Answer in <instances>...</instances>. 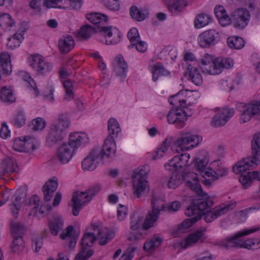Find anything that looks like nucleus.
I'll list each match as a JSON object with an SVG mask.
<instances>
[{
    "label": "nucleus",
    "instance_id": "47",
    "mask_svg": "<svg viewBox=\"0 0 260 260\" xmlns=\"http://www.w3.org/2000/svg\"><path fill=\"white\" fill-rule=\"evenodd\" d=\"M93 254L92 249L81 245V250L76 254L74 260H87Z\"/></svg>",
    "mask_w": 260,
    "mask_h": 260
},
{
    "label": "nucleus",
    "instance_id": "25",
    "mask_svg": "<svg viewBox=\"0 0 260 260\" xmlns=\"http://www.w3.org/2000/svg\"><path fill=\"white\" fill-rule=\"evenodd\" d=\"M17 164L16 160L12 157H6L1 163L0 166V174L11 173L16 171Z\"/></svg>",
    "mask_w": 260,
    "mask_h": 260
},
{
    "label": "nucleus",
    "instance_id": "10",
    "mask_svg": "<svg viewBox=\"0 0 260 260\" xmlns=\"http://www.w3.org/2000/svg\"><path fill=\"white\" fill-rule=\"evenodd\" d=\"M190 155L188 153H184L174 156L165 165L166 170L173 173L179 171L189 165L188 163Z\"/></svg>",
    "mask_w": 260,
    "mask_h": 260
},
{
    "label": "nucleus",
    "instance_id": "26",
    "mask_svg": "<svg viewBox=\"0 0 260 260\" xmlns=\"http://www.w3.org/2000/svg\"><path fill=\"white\" fill-rule=\"evenodd\" d=\"M133 178V190L134 195L140 198L146 192L148 187V182L144 179Z\"/></svg>",
    "mask_w": 260,
    "mask_h": 260
},
{
    "label": "nucleus",
    "instance_id": "13",
    "mask_svg": "<svg viewBox=\"0 0 260 260\" xmlns=\"http://www.w3.org/2000/svg\"><path fill=\"white\" fill-rule=\"evenodd\" d=\"M96 38L101 42H104V40L100 39V37L104 36L106 38H110L113 37L114 38H118L120 37L119 32L117 28L112 26H106L104 25H99L96 27ZM117 42V40L113 39L109 40L110 44H115Z\"/></svg>",
    "mask_w": 260,
    "mask_h": 260
},
{
    "label": "nucleus",
    "instance_id": "53",
    "mask_svg": "<svg viewBox=\"0 0 260 260\" xmlns=\"http://www.w3.org/2000/svg\"><path fill=\"white\" fill-rule=\"evenodd\" d=\"M70 124V122L67 115L61 114L58 115L57 122L53 124L57 125L58 128L64 133L65 131L69 127Z\"/></svg>",
    "mask_w": 260,
    "mask_h": 260
},
{
    "label": "nucleus",
    "instance_id": "64",
    "mask_svg": "<svg viewBox=\"0 0 260 260\" xmlns=\"http://www.w3.org/2000/svg\"><path fill=\"white\" fill-rule=\"evenodd\" d=\"M145 234L141 230L131 231L128 236V240L132 242H136L138 241L144 239Z\"/></svg>",
    "mask_w": 260,
    "mask_h": 260
},
{
    "label": "nucleus",
    "instance_id": "50",
    "mask_svg": "<svg viewBox=\"0 0 260 260\" xmlns=\"http://www.w3.org/2000/svg\"><path fill=\"white\" fill-rule=\"evenodd\" d=\"M25 139V146L24 150V152H29L35 150L39 146L38 141L34 138L29 136L24 137Z\"/></svg>",
    "mask_w": 260,
    "mask_h": 260
},
{
    "label": "nucleus",
    "instance_id": "14",
    "mask_svg": "<svg viewBox=\"0 0 260 260\" xmlns=\"http://www.w3.org/2000/svg\"><path fill=\"white\" fill-rule=\"evenodd\" d=\"M87 231V233L94 237L96 239H100L99 244L101 245H106L110 240L114 237V233L104 232L103 230L95 224H91L88 228Z\"/></svg>",
    "mask_w": 260,
    "mask_h": 260
},
{
    "label": "nucleus",
    "instance_id": "2",
    "mask_svg": "<svg viewBox=\"0 0 260 260\" xmlns=\"http://www.w3.org/2000/svg\"><path fill=\"white\" fill-rule=\"evenodd\" d=\"M250 19V12L246 8H237L230 13V24L239 30H242L246 27Z\"/></svg>",
    "mask_w": 260,
    "mask_h": 260
},
{
    "label": "nucleus",
    "instance_id": "16",
    "mask_svg": "<svg viewBox=\"0 0 260 260\" xmlns=\"http://www.w3.org/2000/svg\"><path fill=\"white\" fill-rule=\"evenodd\" d=\"M207 210H211L207 202L200 201L196 204L193 203L190 205L185 210V214L188 217L199 215L200 219L202 214L205 213Z\"/></svg>",
    "mask_w": 260,
    "mask_h": 260
},
{
    "label": "nucleus",
    "instance_id": "56",
    "mask_svg": "<svg viewBox=\"0 0 260 260\" xmlns=\"http://www.w3.org/2000/svg\"><path fill=\"white\" fill-rule=\"evenodd\" d=\"M1 99L4 102L9 103H13L15 100L12 90L7 88L6 87L2 88Z\"/></svg>",
    "mask_w": 260,
    "mask_h": 260
},
{
    "label": "nucleus",
    "instance_id": "11",
    "mask_svg": "<svg viewBox=\"0 0 260 260\" xmlns=\"http://www.w3.org/2000/svg\"><path fill=\"white\" fill-rule=\"evenodd\" d=\"M29 64L39 74H47L52 69V66L50 63L46 61L40 55L31 56L29 59Z\"/></svg>",
    "mask_w": 260,
    "mask_h": 260
},
{
    "label": "nucleus",
    "instance_id": "15",
    "mask_svg": "<svg viewBox=\"0 0 260 260\" xmlns=\"http://www.w3.org/2000/svg\"><path fill=\"white\" fill-rule=\"evenodd\" d=\"M167 120L170 124H173L178 128L183 127L185 125L186 118L182 113V110L172 109L167 115Z\"/></svg>",
    "mask_w": 260,
    "mask_h": 260
},
{
    "label": "nucleus",
    "instance_id": "51",
    "mask_svg": "<svg viewBox=\"0 0 260 260\" xmlns=\"http://www.w3.org/2000/svg\"><path fill=\"white\" fill-rule=\"evenodd\" d=\"M63 84L66 91L63 100L70 101L74 98L73 83L70 80H67L63 82Z\"/></svg>",
    "mask_w": 260,
    "mask_h": 260
},
{
    "label": "nucleus",
    "instance_id": "35",
    "mask_svg": "<svg viewBox=\"0 0 260 260\" xmlns=\"http://www.w3.org/2000/svg\"><path fill=\"white\" fill-rule=\"evenodd\" d=\"M187 71L190 80L192 83L198 86L202 83V77L198 69V66L189 65V67H187Z\"/></svg>",
    "mask_w": 260,
    "mask_h": 260
},
{
    "label": "nucleus",
    "instance_id": "23",
    "mask_svg": "<svg viewBox=\"0 0 260 260\" xmlns=\"http://www.w3.org/2000/svg\"><path fill=\"white\" fill-rule=\"evenodd\" d=\"M57 187V179L55 177L53 179H50L45 183L42 187V191L45 201L48 202L51 200Z\"/></svg>",
    "mask_w": 260,
    "mask_h": 260
},
{
    "label": "nucleus",
    "instance_id": "6",
    "mask_svg": "<svg viewBox=\"0 0 260 260\" xmlns=\"http://www.w3.org/2000/svg\"><path fill=\"white\" fill-rule=\"evenodd\" d=\"M192 92L187 90H181L177 94L169 99L170 104L174 106L175 109L185 107L186 105H191L194 103L192 101L193 98Z\"/></svg>",
    "mask_w": 260,
    "mask_h": 260
},
{
    "label": "nucleus",
    "instance_id": "46",
    "mask_svg": "<svg viewBox=\"0 0 260 260\" xmlns=\"http://www.w3.org/2000/svg\"><path fill=\"white\" fill-rule=\"evenodd\" d=\"M161 182H168L169 188L175 189L181 183V180L180 176H178L177 174L173 173L172 176L169 177L166 176L163 177L161 179Z\"/></svg>",
    "mask_w": 260,
    "mask_h": 260
},
{
    "label": "nucleus",
    "instance_id": "9",
    "mask_svg": "<svg viewBox=\"0 0 260 260\" xmlns=\"http://www.w3.org/2000/svg\"><path fill=\"white\" fill-rule=\"evenodd\" d=\"M100 156V159L104 160L107 158H112L116 155V145L115 140L107 138L104 141L102 148L98 147L94 148Z\"/></svg>",
    "mask_w": 260,
    "mask_h": 260
},
{
    "label": "nucleus",
    "instance_id": "49",
    "mask_svg": "<svg viewBox=\"0 0 260 260\" xmlns=\"http://www.w3.org/2000/svg\"><path fill=\"white\" fill-rule=\"evenodd\" d=\"M158 216V215L152 213L151 211L149 212L142 224V229L147 230L153 226L154 223L157 221Z\"/></svg>",
    "mask_w": 260,
    "mask_h": 260
},
{
    "label": "nucleus",
    "instance_id": "37",
    "mask_svg": "<svg viewBox=\"0 0 260 260\" xmlns=\"http://www.w3.org/2000/svg\"><path fill=\"white\" fill-rule=\"evenodd\" d=\"M87 19L94 24H105L108 21V16L100 13H92L86 15Z\"/></svg>",
    "mask_w": 260,
    "mask_h": 260
},
{
    "label": "nucleus",
    "instance_id": "7",
    "mask_svg": "<svg viewBox=\"0 0 260 260\" xmlns=\"http://www.w3.org/2000/svg\"><path fill=\"white\" fill-rule=\"evenodd\" d=\"M193 161L194 162L196 169L205 179L202 182L206 186L210 185L211 183V180L207 178L211 176V164H208L209 158L206 156L204 158L197 157L193 160Z\"/></svg>",
    "mask_w": 260,
    "mask_h": 260
},
{
    "label": "nucleus",
    "instance_id": "27",
    "mask_svg": "<svg viewBox=\"0 0 260 260\" xmlns=\"http://www.w3.org/2000/svg\"><path fill=\"white\" fill-rule=\"evenodd\" d=\"M162 241L163 239L160 235L155 234L145 242L143 249L146 252H152L161 244Z\"/></svg>",
    "mask_w": 260,
    "mask_h": 260
},
{
    "label": "nucleus",
    "instance_id": "22",
    "mask_svg": "<svg viewBox=\"0 0 260 260\" xmlns=\"http://www.w3.org/2000/svg\"><path fill=\"white\" fill-rule=\"evenodd\" d=\"M12 71L10 54L5 52H0V80L1 74L7 76L12 73Z\"/></svg>",
    "mask_w": 260,
    "mask_h": 260
},
{
    "label": "nucleus",
    "instance_id": "55",
    "mask_svg": "<svg viewBox=\"0 0 260 260\" xmlns=\"http://www.w3.org/2000/svg\"><path fill=\"white\" fill-rule=\"evenodd\" d=\"M149 171L150 169L149 166L145 165L141 167L139 170L134 172V174L133 178L147 180V176Z\"/></svg>",
    "mask_w": 260,
    "mask_h": 260
},
{
    "label": "nucleus",
    "instance_id": "45",
    "mask_svg": "<svg viewBox=\"0 0 260 260\" xmlns=\"http://www.w3.org/2000/svg\"><path fill=\"white\" fill-rule=\"evenodd\" d=\"M210 21V17L205 14H198L194 20V26L196 29L201 28L208 25Z\"/></svg>",
    "mask_w": 260,
    "mask_h": 260
},
{
    "label": "nucleus",
    "instance_id": "1",
    "mask_svg": "<svg viewBox=\"0 0 260 260\" xmlns=\"http://www.w3.org/2000/svg\"><path fill=\"white\" fill-rule=\"evenodd\" d=\"M202 138L190 133H183L181 136L174 141L171 149L173 151L187 150L198 146Z\"/></svg>",
    "mask_w": 260,
    "mask_h": 260
},
{
    "label": "nucleus",
    "instance_id": "60",
    "mask_svg": "<svg viewBox=\"0 0 260 260\" xmlns=\"http://www.w3.org/2000/svg\"><path fill=\"white\" fill-rule=\"evenodd\" d=\"M73 197H75L76 201L83 205H85L87 203L91 201V198L89 197L86 191L79 192L77 191L73 194Z\"/></svg>",
    "mask_w": 260,
    "mask_h": 260
},
{
    "label": "nucleus",
    "instance_id": "41",
    "mask_svg": "<svg viewBox=\"0 0 260 260\" xmlns=\"http://www.w3.org/2000/svg\"><path fill=\"white\" fill-rule=\"evenodd\" d=\"M235 204L221 205L212 209V219H216L225 214L229 210L233 209L235 207Z\"/></svg>",
    "mask_w": 260,
    "mask_h": 260
},
{
    "label": "nucleus",
    "instance_id": "31",
    "mask_svg": "<svg viewBox=\"0 0 260 260\" xmlns=\"http://www.w3.org/2000/svg\"><path fill=\"white\" fill-rule=\"evenodd\" d=\"M48 227L51 234L53 236H57L63 228V221L62 218L59 215L54 216L53 220L49 221Z\"/></svg>",
    "mask_w": 260,
    "mask_h": 260
},
{
    "label": "nucleus",
    "instance_id": "63",
    "mask_svg": "<svg viewBox=\"0 0 260 260\" xmlns=\"http://www.w3.org/2000/svg\"><path fill=\"white\" fill-rule=\"evenodd\" d=\"M46 122L45 120L42 118L38 117L32 120L31 128L35 131L42 130L44 128Z\"/></svg>",
    "mask_w": 260,
    "mask_h": 260
},
{
    "label": "nucleus",
    "instance_id": "3",
    "mask_svg": "<svg viewBox=\"0 0 260 260\" xmlns=\"http://www.w3.org/2000/svg\"><path fill=\"white\" fill-rule=\"evenodd\" d=\"M236 108L241 112L239 119L240 123H245L249 121L253 116L260 114V100L253 101L248 104L238 103Z\"/></svg>",
    "mask_w": 260,
    "mask_h": 260
},
{
    "label": "nucleus",
    "instance_id": "21",
    "mask_svg": "<svg viewBox=\"0 0 260 260\" xmlns=\"http://www.w3.org/2000/svg\"><path fill=\"white\" fill-rule=\"evenodd\" d=\"M212 64L214 65L212 75H218L221 73L223 69L232 68L234 65V62L229 58L218 57L212 61Z\"/></svg>",
    "mask_w": 260,
    "mask_h": 260
},
{
    "label": "nucleus",
    "instance_id": "59",
    "mask_svg": "<svg viewBox=\"0 0 260 260\" xmlns=\"http://www.w3.org/2000/svg\"><path fill=\"white\" fill-rule=\"evenodd\" d=\"M143 220L142 216L134 214L131 215L130 229L131 231L140 230L141 222Z\"/></svg>",
    "mask_w": 260,
    "mask_h": 260
},
{
    "label": "nucleus",
    "instance_id": "33",
    "mask_svg": "<svg viewBox=\"0 0 260 260\" xmlns=\"http://www.w3.org/2000/svg\"><path fill=\"white\" fill-rule=\"evenodd\" d=\"M94 33L96 34V27L86 24L81 27L76 36L81 40H86L90 38Z\"/></svg>",
    "mask_w": 260,
    "mask_h": 260
},
{
    "label": "nucleus",
    "instance_id": "48",
    "mask_svg": "<svg viewBox=\"0 0 260 260\" xmlns=\"http://www.w3.org/2000/svg\"><path fill=\"white\" fill-rule=\"evenodd\" d=\"M23 34L21 33H15L10 37L7 44L8 48L13 49L20 46L21 41L23 40Z\"/></svg>",
    "mask_w": 260,
    "mask_h": 260
},
{
    "label": "nucleus",
    "instance_id": "43",
    "mask_svg": "<svg viewBox=\"0 0 260 260\" xmlns=\"http://www.w3.org/2000/svg\"><path fill=\"white\" fill-rule=\"evenodd\" d=\"M15 25V22L9 14L5 13L0 16V25L5 31L11 30Z\"/></svg>",
    "mask_w": 260,
    "mask_h": 260
},
{
    "label": "nucleus",
    "instance_id": "62",
    "mask_svg": "<svg viewBox=\"0 0 260 260\" xmlns=\"http://www.w3.org/2000/svg\"><path fill=\"white\" fill-rule=\"evenodd\" d=\"M20 77L28 84V87L32 88L36 92H39L37 88L36 84L33 79L25 72H21L19 73Z\"/></svg>",
    "mask_w": 260,
    "mask_h": 260
},
{
    "label": "nucleus",
    "instance_id": "18",
    "mask_svg": "<svg viewBox=\"0 0 260 260\" xmlns=\"http://www.w3.org/2000/svg\"><path fill=\"white\" fill-rule=\"evenodd\" d=\"M89 142L88 137L85 133H73L69 136V143L71 148L75 151L78 147L84 145Z\"/></svg>",
    "mask_w": 260,
    "mask_h": 260
},
{
    "label": "nucleus",
    "instance_id": "28",
    "mask_svg": "<svg viewBox=\"0 0 260 260\" xmlns=\"http://www.w3.org/2000/svg\"><path fill=\"white\" fill-rule=\"evenodd\" d=\"M192 0H175L173 4L168 5V9L174 15L182 12L187 5L192 4Z\"/></svg>",
    "mask_w": 260,
    "mask_h": 260
},
{
    "label": "nucleus",
    "instance_id": "40",
    "mask_svg": "<svg viewBox=\"0 0 260 260\" xmlns=\"http://www.w3.org/2000/svg\"><path fill=\"white\" fill-rule=\"evenodd\" d=\"M11 233L12 237H22L26 230V226L21 223L12 222L10 226Z\"/></svg>",
    "mask_w": 260,
    "mask_h": 260
},
{
    "label": "nucleus",
    "instance_id": "39",
    "mask_svg": "<svg viewBox=\"0 0 260 260\" xmlns=\"http://www.w3.org/2000/svg\"><path fill=\"white\" fill-rule=\"evenodd\" d=\"M186 186L194 191L199 196L206 199L207 194L203 190L201 185L199 183L198 180L193 179L192 181H187L185 183Z\"/></svg>",
    "mask_w": 260,
    "mask_h": 260
},
{
    "label": "nucleus",
    "instance_id": "30",
    "mask_svg": "<svg viewBox=\"0 0 260 260\" xmlns=\"http://www.w3.org/2000/svg\"><path fill=\"white\" fill-rule=\"evenodd\" d=\"M74 45V40L70 35L64 36L58 41L59 49L62 53H66L70 51L73 48Z\"/></svg>",
    "mask_w": 260,
    "mask_h": 260
},
{
    "label": "nucleus",
    "instance_id": "29",
    "mask_svg": "<svg viewBox=\"0 0 260 260\" xmlns=\"http://www.w3.org/2000/svg\"><path fill=\"white\" fill-rule=\"evenodd\" d=\"M214 14L219 23L222 26L230 24V17L222 6H218L214 8Z\"/></svg>",
    "mask_w": 260,
    "mask_h": 260
},
{
    "label": "nucleus",
    "instance_id": "8",
    "mask_svg": "<svg viewBox=\"0 0 260 260\" xmlns=\"http://www.w3.org/2000/svg\"><path fill=\"white\" fill-rule=\"evenodd\" d=\"M206 228L197 230L189 234L186 238L180 242V246L183 249L194 246L199 242L203 243L207 238Z\"/></svg>",
    "mask_w": 260,
    "mask_h": 260
},
{
    "label": "nucleus",
    "instance_id": "24",
    "mask_svg": "<svg viewBox=\"0 0 260 260\" xmlns=\"http://www.w3.org/2000/svg\"><path fill=\"white\" fill-rule=\"evenodd\" d=\"M93 148L82 162V167L84 170L93 171L97 167L96 159H100V156Z\"/></svg>",
    "mask_w": 260,
    "mask_h": 260
},
{
    "label": "nucleus",
    "instance_id": "54",
    "mask_svg": "<svg viewBox=\"0 0 260 260\" xmlns=\"http://www.w3.org/2000/svg\"><path fill=\"white\" fill-rule=\"evenodd\" d=\"M200 219L199 215L192 216L184 220L178 226V230L181 232H183L184 230H186L191 226L193 224L197 222Z\"/></svg>",
    "mask_w": 260,
    "mask_h": 260
},
{
    "label": "nucleus",
    "instance_id": "32",
    "mask_svg": "<svg viewBox=\"0 0 260 260\" xmlns=\"http://www.w3.org/2000/svg\"><path fill=\"white\" fill-rule=\"evenodd\" d=\"M74 228L72 225H69L66 228V232H62L60 235V238L62 240H66L69 243V246L70 248H73L75 247L77 238L73 234Z\"/></svg>",
    "mask_w": 260,
    "mask_h": 260
},
{
    "label": "nucleus",
    "instance_id": "34",
    "mask_svg": "<svg viewBox=\"0 0 260 260\" xmlns=\"http://www.w3.org/2000/svg\"><path fill=\"white\" fill-rule=\"evenodd\" d=\"M108 136L114 139L118 137V134L121 132L119 123L114 118H110L108 122Z\"/></svg>",
    "mask_w": 260,
    "mask_h": 260
},
{
    "label": "nucleus",
    "instance_id": "44",
    "mask_svg": "<svg viewBox=\"0 0 260 260\" xmlns=\"http://www.w3.org/2000/svg\"><path fill=\"white\" fill-rule=\"evenodd\" d=\"M129 13L131 17L138 21L144 20L147 14L146 10L139 9L135 6H133L130 8Z\"/></svg>",
    "mask_w": 260,
    "mask_h": 260
},
{
    "label": "nucleus",
    "instance_id": "36",
    "mask_svg": "<svg viewBox=\"0 0 260 260\" xmlns=\"http://www.w3.org/2000/svg\"><path fill=\"white\" fill-rule=\"evenodd\" d=\"M198 41L202 48H210L211 45V31L208 29L201 33L198 37Z\"/></svg>",
    "mask_w": 260,
    "mask_h": 260
},
{
    "label": "nucleus",
    "instance_id": "19",
    "mask_svg": "<svg viewBox=\"0 0 260 260\" xmlns=\"http://www.w3.org/2000/svg\"><path fill=\"white\" fill-rule=\"evenodd\" d=\"M114 72L117 77L124 79L126 76L128 67L122 56L118 55L113 62Z\"/></svg>",
    "mask_w": 260,
    "mask_h": 260
},
{
    "label": "nucleus",
    "instance_id": "17",
    "mask_svg": "<svg viewBox=\"0 0 260 260\" xmlns=\"http://www.w3.org/2000/svg\"><path fill=\"white\" fill-rule=\"evenodd\" d=\"M74 149L71 148L70 145L67 143L62 144L57 149L56 153L57 159L62 164L69 162L71 159L74 153Z\"/></svg>",
    "mask_w": 260,
    "mask_h": 260
},
{
    "label": "nucleus",
    "instance_id": "61",
    "mask_svg": "<svg viewBox=\"0 0 260 260\" xmlns=\"http://www.w3.org/2000/svg\"><path fill=\"white\" fill-rule=\"evenodd\" d=\"M26 117L24 114L21 112H18L13 118L12 122L13 124L17 127H20L25 123Z\"/></svg>",
    "mask_w": 260,
    "mask_h": 260
},
{
    "label": "nucleus",
    "instance_id": "38",
    "mask_svg": "<svg viewBox=\"0 0 260 260\" xmlns=\"http://www.w3.org/2000/svg\"><path fill=\"white\" fill-rule=\"evenodd\" d=\"M152 80L156 82L162 76H167L169 74L161 63H156L152 67Z\"/></svg>",
    "mask_w": 260,
    "mask_h": 260
},
{
    "label": "nucleus",
    "instance_id": "5",
    "mask_svg": "<svg viewBox=\"0 0 260 260\" xmlns=\"http://www.w3.org/2000/svg\"><path fill=\"white\" fill-rule=\"evenodd\" d=\"M214 155L217 156V158L212 160V181L218 180L219 177L226 175L228 173L227 170L220 161V158L224 155V146L222 145H217Z\"/></svg>",
    "mask_w": 260,
    "mask_h": 260
},
{
    "label": "nucleus",
    "instance_id": "52",
    "mask_svg": "<svg viewBox=\"0 0 260 260\" xmlns=\"http://www.w3.org/2000/svg\"><path fill=\"white\" fill-rule=\"evenodd\" d=\"M14 239L11 245L12 251L18 253L22 251L24 247V241L23 237H13Z\"/></svg>",
    "mask_w": 260,
    "mask_h": 260
},
{
    "label": "nucleus",
    "instance_id": "42",
    "mask_svg": "<svg viewBox=\"0 0 260 260\" xmlns=\"http://www.w3.org/2000/svg\"><path fill=\"white\" fill-rule=\"evenodd\" d=\"M227 44L230 48L239 50L244 46L245 42L241 37L232 36L228 38Z\"/></svg>",
    "mask_w": 260,
    "mask_h": 260
},
{
    "label": "nucleus",
    "instance_id": "4",
    "mask_svg": "<svg viewBox=\"0 0 260 260\" xmlns=\"http://www.w3.org/2000/svg\"><path fill=\"white\" fill-rule=\"evenodd\" d=\"M259 230L258 226L249 230H244L236 233L233 236L228 237L225 240L219 242L218 244L227 249L233 247L242 248L243 240L241 237L255 232Z\"/></svg>",
    "mask_w": 260,
    "mask_h": 260
},
{
    "label": "nucleus",
    "instance_id": "20",
    "mask_svg": "<svg viewBox=\"0 0 260 260\" xmlns=\"http://www.w3.org/2000/svg\"><path fill=\"white\" fill-rule=\"evenodd\" d=\"M65 133L60 129L57 125L52 124L46 138V142L50 145H53L61 141L64 138Z\"/></svg>",
    "mask_w": 260,
    "mask_h": 260
},
{
    "label": "nucleus",
    "instance_id": "12",
    "mask_svg": "<svg viewBox=\"0 0 260 260\" xmlns=\"http://www.w3.org/2000/svg\"><path fill=\"white\" fill-rule=\"evenodd\" d=\"M214 111L217 113L214 115L212 122L215 127L224 125L235 113L233 109L228 107L224 108L221 110L215 108Z\"/></svg>",
    "mask_w": 260,
    "mask_h": 260
},
{
    "label": "nucleus",
    "instance_id": "58",
    "mask_svg": "<svg viewBox=\"0 0 260 260\" xmlns=\"http://www.w3.org/2000/svg\"><path fill=\"white\" fill-rule=\"evenodd\" d=\"M164 204V201L162 200L153 197L151 200L152 211L151 212L158 215L160 211L163 210Z\"/></svg>",
    "mask_w": 260,
    "mask_h": 260
},
{
    "label": "nucleus",
    "instance_id": "57",
    "mask_svg": "<svg viewBox=\"0 0 260 260\" xmlns=\"http://www.w3.org/2000/svg\"><path fill=\"white\" fill-rule=\"evenodd\" d=\"M260 247V238L248 239L243 241L242 248L254 249Z\"/></svg>",
    "mask_w": 260,
    "mask_h": 260
}]
</instances>
